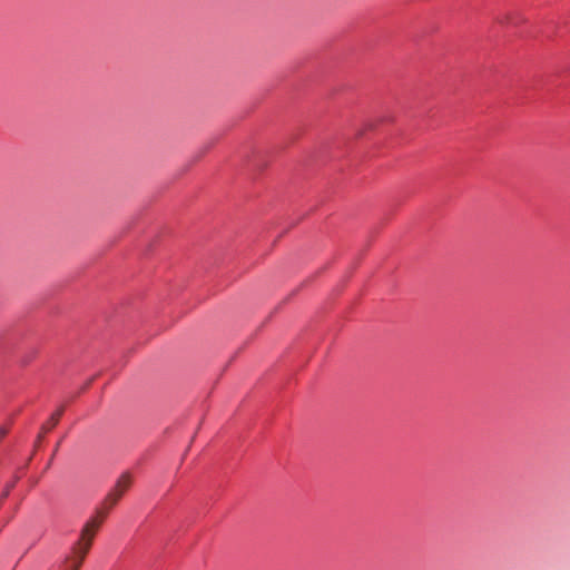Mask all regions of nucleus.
I'll list each match as a JSON object with an SVG mask.
<instances>
[{
	"instance_id": "f257e3e1",
	"label": "nucleus",
	"mask_w": 570,
	"mask_h": 570,
	"mask_svg": "<svg viewBox=\"0 0 570 570\" xmlns=\"http://www.w3.org/2000/svg\"><path fill=\"white\" fill-rule=\"evenodd\" d=\"M105 515H95L83 525L80 538L71 548V554L67 556L58 570H79L88 551L90 550L92 540L99 527L104 522Z\"/></svg>"
},
{
	"instance_id": "f03ea898",
	"label": "nucleus",
	"mask_w": 570,
	"mask_h": 570,
	"mask_svg": "<svg viewBox=\"0 0 570 570\" xmlns=\"http://www.w3.org/2000/svg\"><path fill=\"white\" fill-rule=\"evenodd\" d=\"M130 485L131 478L129 473H122L117 480L115 487L111 489L110 493H115L116 497L120 500V498L127 492Z\"/></svg>"
},
{
	"instance_id": "7ed1b4c3",
	"label": "nucleus",
	"mask_w": 570,
	"mask_h": 570,
	"mask_svg": "<svg viewBox=\"0 0 570 570\" xmlns=\"http://www.w3.org/2000/svg\"><path fill=\"white\" fill-rule=\"evenodd\" d=\"M119 499L116 497L115 493H108L102 502V509L98 511L97 515H107V513L117 504Z\"/></svg>"
},
{
	"instance_id": "20e7f679",
	"label": "nucleus",
	"mask_w": 570,
	"mask_h": 570,
	"mask_svg": "<svg viewBox=\"0 0 570 570\" xmlns=\"http://www.w3.org/2000/svg\"><path fill=\"white\" fill-rule=\"evenodd\" d=\"M63 413V407L58 409L50 419L42 425L41 431L42 433L49 432L52 430L59 422L61 415Z\"/></svg>"
},
{
	"instance_id": "39448f33",
	"label": "nucleus",
	"mask_w": 570,
	"mask_h": 570,
	"mask_svg": "<svg viewBox=\"0 0 570 570\" xmlns=\"http://www.w3.org/2000/svg\"><path fill=\"white\" fill-rule=\"evenodd\" d=\"M14 483H11V484H8L7 488L4 489L3 493L1 494V498L0 500H4L9 493H10V490L13 488Z\"/></svg>"
},
{
	"instance_id": "423d86ee",
	"label": "nucleus",
	"mask_w": 570,
	"mask_h": 570,
	"mask_svg": "<svg viewBox=\"0 0 570 570\" xmlns=\"http://www.w3.org/2000/svg\"><path fill=\"white\" fill-rule=\"evenodd\" d=\"M8 433L6 428L0 429V440Z\"/></svg>"
}]
</instances>
